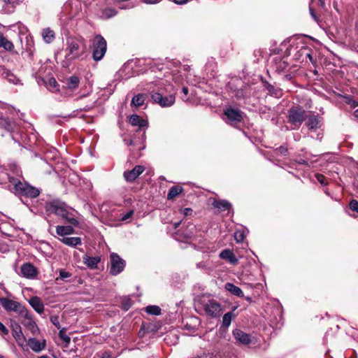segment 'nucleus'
Here are the masks:
<instances>
[{"mask_svg": "<svg viewBox=\"0 0 358 358\" xmlns=\"http://www.w3.org/2000/svg\"><path fill=\"white\" fill-rule=\"evenodd\" d=\"M84 49L85 40L83 37H68L65 48V59L62 62V66L68 67L73 60L83 55Z\"/></svg>", "mask_w": 358, "mask_h": 358, "instance_id": "f257e3e1", "label": "nucleus"}, {"mask_svg": "<svg viewBox=\"0 0 358 358\" xmlns=\"http://www.w3.org/2000/svg\"><path fill=\"white\" fill-rule=\"evenodd\" d=\"M9 182L14 186L15 194L29 196L30 198H36L39 195V190L29 185L27 183H23L13 177H9Z\"/></svg>", "mask_w": 358, "mask_h": 358, "instance_id": "f03ea898", "label": "nucleus"}, {"mask_svg": "<svg viewBox=\"0 0 358 358\" xmlns=\"http://www.w3.org/2000/svg\"><path fill=\"white\" fill-rule=\"evenodd\" d=\"M92 48V57L94 60L100 61L106 52V41L101 35H96L93 39Z\"/></svg>", "mask_w": 358, "mask_h": 358, "instance_id": "7ed1b4c3", "label": "nucleus"}, {"mask_svg": "<svg viewBox=\"0 0 358 358\" xmlns=\"http://www.w3.org/2000/svg\"><path fill=\"white\" fill-rule=\"evenodd\" d=\"M305 119L306 111L301 107H292L288 110L289 122L295 127H300Z\"/></svg>", "mask_w": 358, "mask_h": 358, "instance_id": "20e7f679", "label": "nucleus"}, {"mask_svg": "<svg viewBox=\"0 0 358 358\" xmlns=\"http://www.w3.org/2000/svg\"><path fill=\"white\" fill-rule=\"evenodd\" d=\"M206 314L211 317H219L222 313L221 305L215 299H209L203 303Z\"/></svg>", "mask_w": 358, "mask_h": 358, "instance_id": "39448f33", "label": "nucleus"}, {"mask_svg": "<svg viewBox=\"0 0 358 358\" xmlns=\"http://www.w3.org/2000/svg\"><path fill=\"white\" fill-rule=\"evenodd\" d=\"M110 273L113 275H117L120 273L125 267V261L117 254L112 253L110 257Z\"/></svg>", "mask_w": 358, "mask_h": 358, "instance_id": "423d86ee", "label": "nucleus"}, {"mask_svg": "<svg viewBox=\"0 0 358 358\" xmlns=\"http://www.w3.org/2000/svg\"><path fill=\"white\" fill-rule=\"evenodd\" d=\"M151 98L154 103L159 104L162 107H170L175 103L176 97L173 94L163 96L159 92H152Z\"/></svg>", "mask_w": 358, "mask_h": 358, "instance_id": "0eeeda50", "label": "nucleus"}, {"mask_svg": "<svg viewBox=\"0 0 358 358\" xmlns=\"http://www.w3.org/2000/svg\"><path fill=\"white\" fill-rule=\"evenodd\" d=\"M48 211L54 213L58 216L63 217L68 211L66 206L60 201H53L46 205Z\"/></svg>", "mask_w": 358, "mask_h": 358, "instance_id": "6e6552de", "label": "nucleus"}, {"mask_svg": "<svg viewBox=\"0 0 358 358\" xmlns=\"http://www.w3.org/2000/svg\"><path fill=\"white\" fill-rule=\"evenodd\" d=\"M224 115L227 116L228 123L235 124L241 122L243 120L242 113L239 110H236L231 108H227L224 111Z\"/></svg>", "mask_w": 358, "mask_h": 358, "instance_id": "1a4fd4ad", "label": "nucleus"}, {"mask_svg": "<svg viewBox=\"0 0 358 358\" xmlns=\"http://www.w3.org/2000/svg\"><path fill=\"white\" fill-rule=\"evenodd\" d=\"M145 167L141 165H136L131 171L124 172V178L127 182L134 181L143 171Z\"/></svg>", "mask_w": 358, "mask_h": 358, "instance_id": "9d476101", "label": "nucleus"}, {"mask_svg": "<svg viewBox=\"0 0 358 358\" xmlns=\"http://www.w3.org/2000/svg\"><path fill=\"white\" fill-rule=\"evenodd\" d=\"M0 303L2 307L6 311H15L17 312L19 310L21 305L17 301L9 299L8 298H1Z\"/></svg>", "mask_w": 358, "mask_h": 358, "instance_id": "9b49d317", "label": "nucleus"}, {"mask_svg": "<svg viewBox=\"0 0 358 358\" xmlns=\"http://www.w3.org/2000/svg\"><path fill=\"white\" fill-rule=\"evenodd\" d=\"M12 334L17 344L21 347H24L27 342V339L22 331L21 327L19 324H16L13 326Z\"/></svg>", "mask_w": 358, "mask_h": 358, "instance_id": "f8f14e48", "label": "nucleus"}, {"mask_svg": "<svg viewBox=\"0 0 358 358\" xmlns=\"http://www.w3.org/2000/svg\"><path fill=\"white\" fill-rule=\"evenodd\" d=\"M17 127L16 123L10 120L8 117H0V128L8 132L15 131Z\"/></svg>", "mask_w": 358, "mask_h": 358, "instance_id": "ddd939ff", "label": "nucleus"}, {"mask_svg": "<svg viewBox=\"0 0 358 358\" xmlns=\"http://www.w3.org/2000/svg\"><path fill=\"white\" fill-rule=\"evenodd\" d=\"M26 343H27V345H29L30 347V348L36 352H39L42 351L45 348V340H43L42 342H41L40 341H38L34 338H31Z\"/></svg>", "mask_w": 358, "mask_h": 358, "instance_id": "4468645a", "label": "nucleus"}, {"mask_svg": "<svg viewBox=\"0 0 358 358\" xmlns=\"http://www.w3.org/2000/svg\"><path fill=\"white\" fill-rule=\"evenodd\" d=\"M21 273L23 276L27 278H32L37 274L36 268L31 264H24L21 266Z\"/></svg>", "mask_w": 358, "mask_h": 358, "instance_id": "2eb2a0df", "label": "nucleus"}, {"mask_svg": "<svg viewBox=\"0 0 358 358\" xmlns=\"http://www.w3.org/2000/svg\"><path fill=\"white\" fill-rule=\"evenodd\" d=\"M220 257L222 259L228 260L231 264L236 265L238 263V259L234 255L233 252L229 249H225L220 253Z\"/></svg>", "mask_w": 358, "mask_h": 358, "instance_id": "dca6fc26", "label": "nucleus"}, {"mask_svg": "<svg viewBox=\"0 0 358 358\" xmlns=\"http://www.w3.org/2000/svg\"><path fill=\"white\" fill-rule=\"evenodd\" d=\"M235 338L241 343L247 345L250 343V337L249 334L243 332L240 329H236L234 331Z\"/></svg>", "mask_w": 358, "mask_h": 358, "instance_id": "f3484780", "label": "nucleus"}, {"mask_svg": "<svg viewBox=\"0 0 358 358\" xmlns=\"http://www.w3.org/2000/svg\"><path fill=\"white\" fill-rule=\"evenodd\" d=\"M29 304L37 313H43L44 305L40 298L37 296L31 297L29 300Z\"/></svg>", "mask_w": 358, "mask_h": 358, "instance_id": "a211bd4d", "label": "nucleus"}, {"mask_svg": "<svg viewBox=\"0 0 358 358\" xmlns=\"http://www.w3.org/2000/svg\"><path fill=\"white\" fill-rule=\"evenodd\" d=\"M100 261L101 258L99 257H90L88 255L83 257V263L91 269L96 268Z\"/></svg>", "mask_w": 358, "mask_h": 358, "instance_id": "6ab92c4d", "label": "nucleus"}, {"mask_svg": "<svg viewBox=\"0 0 358 358\" xmlns=\"http://www.w3.org/2000/svg\"><path fill=\"white\" fill-rule=\"evenodd\" d=\"M129 123L132 126H138L139 129H141L148 125V123L145 120L141 119L140 116L138 115H131L129 117Z\"/></svg>", "mask_w": 358, "mask_h": 358, "instance_id": "aec40b11", "label": "nucleus"}, {"mask_svg": "<svg viewBox=\"0 0 358 358\" xmlns=\"http://www.w3.org/2000/svg\"><path fill=\"white\" fill-rule=\"evenodd\" d=\"M224 287L227 291H229V292H231L232 294H234L235 296H237L239 297L244 296V294H243L242 289L240 287L234 285L233 283L227 282L224 285Z\"/></svg>", "mask_w": 358, "mask_h": 358, "instance_id": "412c9836", "label": "nucleus"}, {"mask_svg": "<svg viewBox=\"0 0 358 358\" xmlns=\"http://www.w3.org/2000/svg\"><path fill=\"white\" fill-rule=\"evenodd\" d=\"M61 242L66 245L75 247L81 244L82 241L80 237H64L60 239Z\"/></svg>", "mask_w": 358, "mask_h": 358, "instance_id": "4be33fe9", "label": "nucleus"}, {"mask_svg": "<svg viewBox=\"0 0 358 358\" xmlns=\"http://www.w3.org/2000/svg\"><path fill=\"white\" fill-rule=\"evenodd\" d=\"M23 325L33 334H36L39 331L36 322L31 317H26V320L23 322Z\"/></svg>", "mask_w": 358, "mask_h": 358, "instance_id": "5701e85b", "label": "nucleus"}, {"mask_svg": "<svg viewBox=\"0 0 358 358\" xmlns=\"http://www.w3.org/2000/svg\"><path fill=\"white\" fill-rule=\"evenodd\" d=\"M212 205L220 211L229 210L231 207V203L225 200L214 201Z\"/></svg>", "mask_w": 358, "mask_h": 358, "instance_id": "b1692460", "label": "nucleus"}, {"mask_svg": "<svg viewBox=\"0 0 358 358\" xmlns=\"http://www.w3.org/2000/svg\"><path fill=\"white\" fill-rule=\"evenodd\" d=\"M147 99V95L145 94H138L134 96L131 100V106L135 107H139L144 104L145 100Z\"/></svg>", "mask_w": 358, "mask_h": 358, "instance_id": "393cba45", "label": "nucleus"}, {"mask_svg": "<svg viewBox=\"0 0 358 358\" xmlns=\"http://www.w3.org/2000/svg\"><path fill=\"white\" fill-rule=\"evenodd\" d=\"M56 232L59 236H64L66 235L73 234L74 229L71 226H57Z\"/></svg>", "mask_w": 358, "mask_h": 358, "instance_id": "a878e982", "label": "nucleus"}, {"mask_svg": "<svg viewBox=\"0 0 358 358\" xmlns=\"http://www.w3.org/2000/svg\"><path fill=\"white\" fill-rule=\"evenodd\" d=\"M79 83V78L78 76H73L66 80V85L68 89L73 90L78 87Z\"/></svg>", "mask_w": 358, "mask_h": 358, "instance_id": "bb28decb", "label": "nucleus"}, {"mask_svg": "<svg viewBox=\"0 0 358 358\" xmlns=\"http://www.w3.org/2000/svg\"><path fill=\"white\" fill-rule=\"evenodd\" d=\"M42 37L45 43H50L55 39V32L50 28H45L42 31Z\"/></svg>", "mask_w": 358, "mask_h": 358, "instance_id": "cd10ccee", "label": "nucleus"}, {"mask_svg": "<svg viewBox=\"0 0 358 358\" xmlns=\"http://www.w3.org/2000/svg\"><path fill=\"white\" fill-rule=\"evenodd\" d=\"M183 190V188L180 186L172 187L167 194V199L169 200L174 199L178 195L182 193Z\"/></svg>", "mask_w": 358, "mask_h": 358, "instance_id": "c85d7f7f", "label": "nucleus"}, {"mask_svg": "<svg viewBox=\"0 0 358 358\" xmlns=\"http://www.w3.org/2000/svg\"><path fill=\"white\" fill-rule=\"evenodd\" d=\"M0 48H3L8 51H11L14 48V45L11 41H8L3 34H0Z\"/></svg>", "mask_w": 358, "mask_h": 358, "instance_id": "c756f323", "label": "nucleus"}, {"mask_svg": "<svg viewBox=\"0 0 358 358\" xmlns=\"http://www.w3.org/2000/svg\"><path fill=\"white\" fill-rule=\"evenodd\" d=\"M307 127L309 129H315L320 127V121L315 115H311L307 121Z\"/></svg>", "mask_w": 358, "mask_h": 358, "instance_id": "7c9ffc66", "label": "nucleus"}, {"mask_svg": "<svg viewBox=\"0 0 358 358\" xmlns=\"http://www.w3.org/2000/svg\"><path fill=\"white\" fill-rule=\"evenodd\" d=\"M66 328H62L59 332V337L65 343V347H68L71 342V338L66 334Z\"/></svg>", "mask_w": 358, "mask_h": 358, "instance_id": "2f4dec72", "label": "nucleus"}, {"mask_svg": "<svg viewBox=\"0 0 358 358\" xmlns=\"http://www.w3.org/2000/svg\"><path fill=\"white\" fill-rule=\"evenodd\" d=\"M145 311L152 315H159L161 314V308L157 306H148L145 308Z\"/></svg>", "mask_w": 358, "mask_h": 358, "instance_id": "473e14b6", "label": "nucleus"}, {"mask_svg": "<svg viewBox=\"0 0 358 358\" xmlns=\"http://www.w3.org/2000/svg\"><path fill=\"white\" fill-rule=\"evenodd\" d=\"M235 317V315L233 312H229L224 315L222 317V325L228 327L231 322L233 317Z\"/></svg>", "mask_w": 358, "mask_h": 358, "instance_id": "72a5a7b5", "label": "nucleus"}, {"mask_svg": "<svg viewBox=\"0 0 358 358\" xmlns=\"http://www.w3.org/2000/svg\"><path fill=\"white\" fill-rule=\"evenodd\" d=\"M62 218L64 219L68 223L74 226H78L79 224L78 221L74 217L71 216L69 211L65 213V215H64Z\"/></svg>", "mask_w": 358, "mask_h": 358, "instance_id": "f704fd0d", "label": "nucleus"}, {"mask_svg": "<svg viewBox=\"0 0 358 358\" xmlns=\"http://www.w3.org/2000/svg\"><path fill=\"white\" fill-rule=\"evenodd\" d=\"M234 238L237 243H242L245 239V234L243 231L238 230L235 232Z\"/></svg>", "mask_w": 358, "mask_h": 358, "instance_id": "c9c22d12", "label": "nucleus"}, {"mask_svg": "<svg viewBox=\"0 0 358 358\" xmlns=\"http://www.w3.org/2000/svg\"><path fill=\"white\" fill-rule=\"evenodd\" d=\"M315 177L317 180V181L321 184V185H326L327 184V178H325L324 176H323L322 174H320V173H317L315 175Z\"/></svg>", "mask_w": 358, "mask_h": 358, "instance_id": "e433bc0d", "label": "nucleus"}, {"mask_svg": "<svg viewBox=\"0 0 358 358\" xmlns=\"http://www.w3.org/2000/svg\"><path fill=\"white\" fill-rule=\"evenodd\" d=\"M133 215H134V210H130L126 214L123 215L121 217L120 220L122 222H127L129 219H130L132 217Z\"/></svg>", "mask_w": 358, "mask_h": 358, "instance_id": "4c0bfd02", "label": "nucleus"}, {"mask_svg": "<svg viewBox=\"0 0 358 358\" xmlns=\"http://www.w3.org/2000/svg\"><path fill=\"white\" fill-rule=\"evenodd\" d=\"M350 208L355 212L358 213V201L356 200H352L350 202Z\"/></svg>", "mask_w": 358, "mask_h": 358, "instance_id": "58836bf2", "label": "nucleus"}, {"mask_svg": "<svg viewBox=\"0 0 358 358\" xmlns=\"http://www.w3.org/2000/svg\"><path fill=\"white\" fill-rule=\"evenodd\" d=\"M9 333L8 329L6 327V326L0 322V334L3 336L8 335Z\"/></svg>", "mask_w": 358, "mask_h": 358, "instance_id": "ea45409f", "label": "nucleus"}, {"mask_svg": "<svg viewBox=\"0 0 358 358\" xmlns=\"http://www.w3.org/2000/svg\"><path fill=\"white\" fill-rule=\"evenodd\" d=\"M117 12L113 8H108L105 10V14L108 17H111L113 16H115L116 15Z\"/></svg>", "mask_w": 358, "mask_h": 358, "instance_id": "a19ab883", "label": "nucleus"}, {"mask_svg": "<svg viewBox=\"0 0 358 358\" xmlns=\"http://www.w3.org/2000/svg\"><path fill=\"white\" fill-rule=\"evenodd\" d=\"M180 212L182 214H183L185 216H189L192 215L193 213V210L190 208H185L182 210H180Z\"/></svg>", "mask_w": 358, "mask_h": 358, "instance_id": "79ce46f5", "label": "nucleus"}, {"mask_svg": "<svg viewBox=\"0 0 358 358\" xmlns=\"http://www.w3.org/2000/svg\"><path fill=\"white\" fill-rule=\"evenodd\" d=\"M70 276H71V274L64 270H61L59 271V277L62 280L69 278Z\"/></svg>", "mask_w": 358, "mask_h": 358, "instance_id": "37998d69", "label": "nucleus"}, {"mask_svg": "<svg viewBox=\"0 0 358 358\" xmlns=\"http://www.w3.org/2000/svg\"><path fill=\"white\" fill-rule=\"evenodd\" d=\"M51 322L52 324L58 329H60V324L59 322V318L57 316L51 317L50 318Z\"/></svg>", "mask_w": 358, "mask_h": 358, "instance_id": "c03bdc74", "label": "nucleus"}, {"mask_svg": "<svg viewBox=\"0 0 358 358\" xmlns=\"http://www.w3.org/2000/svg\"><path fill=\"white\" fill-rule=\"evenodd\" d=\"M131 306V301L129 299H124V301L122 304V308L124 310H127Z\"/></svg>", "mask_w": 358, "mask_h": 358, "instance_id": "a18cd8bd", "label": "nucleus"}, {"mask_svg": "<svg viewBox=\"0 0 358 358\" xmlns=\"http://www.w3.org/2000/svg\"><path fill=\"white\" fill-rule=\"evenodd\" d=\"M49 85L50 86H52L54 87H56L57 86V82L54 78H52L49 80Z\"/></svg>", "mask_w": 358, "mask_h": 358, "instance_id": "49530a36", "label": "nucleus"}, {"mask_svg": "<svg viewBox=\"0 0 358 358\" xmlns=\"http://www.w3.org/2000/svg\"><path fill=\"white\" fill-rule=\"evenodd\" d=\"M162 1V0H143V2H145V3H148V4H155Z\"/></svg>", "mask_w": 358, "mask_h": 358, "instance_id": "de8ad7c7", "label": "nucleus"}, {"mask_svg": "<svg viewBox=\"0 0 358 358\" xmlns=\"http://www.w3.org/2000/svg\"><path fill=\"white\" fill-rule=\"evenodd\" d=\"M309 10H310V14L311 15L313 20L317 22L318 20V19H317V17L316 16L313 9L310 7Z\"/></svg>", "mask_w": 358, "mask_h": 358, "instance_id": "09e8293b", "label": "nucleus"}, {"mask_svg": "<svg viewBox=\"0 0 358 358\" xmlns=\"http://www.w3.org/2000/svg\"><path fill=\"white\" fill-rule=\"evenodd\" d=\"M278 150H279V152H280L281 154H282V155H286V153L287 152V149L286 148L283 147V146L280 147V148H278Z\"/></svg>", "mask_w": 358, "mask_h": 358, "instance_id": "8fccbe9b", "label": "nucleus"}, {"mask_svg": "<svg viewBox=\"0 0 358 358\" xmlns=\"http://www.w3.org/2000/svg\"><path fill=\"white\" fill-rule=\"evenodd\" d=\"M188 0H173L176 4L182 5L185 3Z\"/></svg>", "mask_w": 358, "mask_h": 358, "instance_id": "3c124183", "label": "nucleus"}, {"mask_svg": "<svg viewBox=\"0 0 358 358\" xmlns=\"http://www.w3.org/2000/svg\"><path fill=\"white\" fill-rule=\"evenodd\" d=\"M197 268H203L206 267V264L203 262H201L196 264Z\"/></svg>", "mask_w": 358, "mask_h": 358, "instance_id": "603ef678", "label": "nucleus"}, {"mask_svg": "<svg viewBox=\"0 0 358 358\" xmlns=\"http://www.w3.org/2000/svg\"><path fill=\"white\" fill-rule=\"evenodd\" d=\"M189 90L187 87H183L182 89V92L184 94L185 96H187L188 94Z\"/></svg>", "mask_w": 358, "mask_h": 358, "instance_id": "864d4df0", "label": "nucleus"}, {"mask_svg": "<svg viewBox=\"0 0 358 358\" xmlns=\"http://www.w3.org/2000/svg\"><path fill=\"white\" fill-rule=\"evenodd\" d=\"M94 107V103L91 104L90 106H86L85 107H84L82 110H85V111H88L90 110L91 108H92Z\"/></svg>", "mask_w": 358, "mask_h": 358, "instance_id": "5fc2aeb1", "label": "nucleus"}, {"mask_svg": "<svg viewBox=\"0 0 358 358\" xmlns=\"http://www.w3.org/2000/svg\"><path fill=\"white\" fill-rule=\"evenodd\" d=\"M8 76L10 77L8 78L9 80L13 83H15V80H16V78L13 74H8Z\"/></svg>", "mask_w": 358, "mask_h": 358, "instance_id": "6e6d98bb", "label": "nucleus"}, {"mask_svg": "<svg viewBox=\"0 0 358 358\" xmlns=\"http://www.w3.org/2000/svg\"><path fill=\"white\" fill-rule=\"evenodd\" d=\"M306 57L309 59V60H310L312 63H313V62H313V57H312V55H311V54H310V52L306 53Z\"/></svg>", "mask_w": 358, "mask_h": 358, "instance_id": "4d7b16f0", "label": "nucleus"}, {"mask_svg": "<svg viewBox=\"0 0 358 358\" xmlns=\"http://www.w3.org/2000/svg\"><path fill=\"white\" fill-rule=\"evenodd\" d=\"M286 66H287V64H285V62H282L280 63V66L282 67V68H285Z\"/></svg>", "mask_w": 358, "mask_h": 358, "instance_id": "13d9d810", "label": "nucleus"}, {"mask_svg": "<svg viewBox=\"0 0 358 358\" xmlns=\"http://www.w3.org/2000/svg\"><path fill=\"white\" fill-rule=\"evenodd\" d=\"M354 115L355 117L358 118V108L355 111Z\"/></svg>", "mask_w": 358, "mask_h": 358, "instance_id": "bf43d9fd", "label": "nucleus"}, {"mask_svg": "<svg viewBox=\"0 0 358 358\" xmlns=\"http://www.w3.org/2000/svg\"><path fill=\"white\" fill-rule=\"evenodd\" d=\"M187 236L188 238H193V237H194V234H193V233H192V232H191V233H189V234H187Z\"/></svg>", "mask_w": 358, "mask_h": 358, "instance_id": "052dcab7", "label": "nucleus"}, {"mask_svg": "<svg viewBox=\"0 0 358 358\" xmlns=\"http://www.w3.org/2000/svg\"><path fill=\"white\" fill-rule=\"evenodd\" d=\"M180 222H176V223L174 224L175 228H177V227L180 225Z\"/></svg>", "mask_w": 358, "mask_h": 358, "instance_id": "680f3d73", "label": "nucleus"}, {"mask_svg": "<svg viewBox=\"0 0 358 358\" xmlns=\"http://www.w3.org/2000/svg\"><path fill=\"white\" fill-rule=\"evenodd\" d=\"M320 3L321 4L322 6H323L324 5V3L322 0H320Z\"/></svg>", "mask_w": 358, "mask_h": 358, "instance_id": "e2e57ef3", "label": "nucleus"}, {"mask_svg": "<svg viewBox=\"0 0 358 358\" xmlns=\"http://www.w3.org/2000/svg\"><path fill=\"white\" fill-rule=\"evenodd\" d=\"M40 358H50V357H49L48 356L43 355V356H41Z\"/></svg>", "mask_w": 358, "mask_h": 358, "instance_id": "0e129e2a", "label": "nucleus"}, {"mask_svg": "<svg viewBox=\"0 0 358 358\" xmlns=\"http://www.w3.org/2000/svg\"><path fill=\"white\" fill-rule=\"evenodd\" d=\"M305 163H306V162L304 160H301V162H299V164H305Z\"/></svg>", "mask_w": 358, "mask_h": 358, "instance_id": "69168bd1", "label": "nucleus"}, {"mask_svg": "<svg viewBox=\"0 0 358 358\" xmlns=\"http://www.w3.org/2000/svg\"><path fill=\"white\" fill-rule=\"evenodd\" d=\"M132 144V141H130L128 143V145H131Z\"/></svg>", "mask_w": 358, "mask_h": 358, "instance_id": "338daca9", "label": "nucleus"}, {"mask_svg": "<svg viewBox=\"0 0 358 358\" xmlns=\"http://www.w3.org/2000/svg\"><path fill=\"white\" fill-rule=\"evenodd\" d=\"M191 226H192V229H194L195 228V226H194L192 224Z\"/></svg>", "mask_w": 358, "mask_h": 358, "instance_id": "774afa93", "label": "nucleus"}]
</instances>
